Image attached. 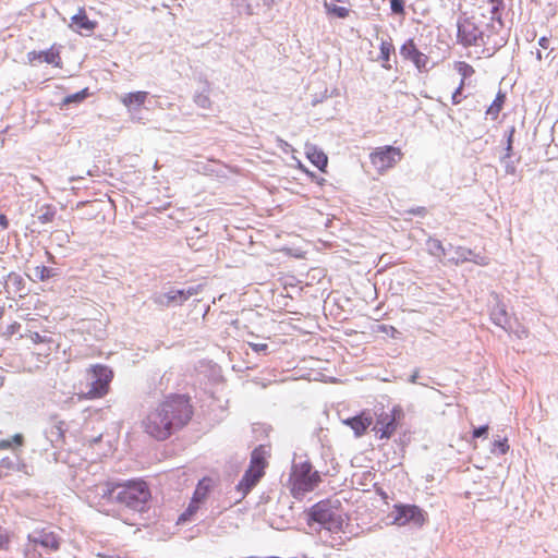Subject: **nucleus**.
I'll use <instances>...</instances> for the list:
<instances>
[{
    "label": "nucleus",
    "mask_w": 558,
    "mask_h": 558,
    "mask_svg": "<svg viewBox=\"0 0 558 558\" xmlns=\"http://www.w3.org/2000/svg\"><path fill=\"white\" fill-rule=\"evenodd\" d=\"M21 327V325L16 322H14L13 324H11L8 328L9 332L10 333H14L16 330H19Z\"/></svg>",
    "instance_id": "nucleus-46"
},
{
    "label": "nucleus",
    "mask_w": 558,
    "mask_h": 558,
    "mask_svg": "<svg viewBox=\"0 0 558 558\" xmlns=\"http://www.w3.org/2000/svg\"><path fill=\"white\" fill-rule=\"evenodd\" d=\"M538 45L542 48L547 49L549 47V39L547 37H541L538 40Z\"/></svg>",
    "instance_id": "nucleus-44"
},
{
    "label": "nucleus",
    "mask_w": 558,
    "mask_h": 558,
    "mask_svg": "<svg viewBox=\"0 0 558 558\" xmlns=\"http://www.w3.org/2000/svg\"><path fill=\"white\" fill-rule=\"evenodd\" d=\"M201 505H202L201 502L191 499L185 511H183L181 513V515L179 517V522L190 521L195 515V513L199 510Z\"/></svg>",
    "instance_id": "nucleus-28"
},
{
    "label": "nucleus",
    "mask_w": 558,
    "mask_h": 558,
    "mask_svg": "<svg viewBox=\"0 0 558 558\" xmlns=\"http://www.w3.org/2000/svg\"><path fill=\"white\" fill-rule=\"evenodd\" d=\"M211 486H213V480L210 477L202 478L198 482V484L193 493L192 499L203 504L206 500V498L211 489Z\"/></svg>",
    "instance_id": "nucleus-20"
},
{
    "label": "nucleus",
    "mask_w": 558,
    "mask_h": 558,
    "mask_svg": "<svg viewBox=\"0 0 558 558\" xmlns=\"http://www.w3.org/2000/svg\"><path fill=\"white\" fill-rule=\"evenodd\" d=\"M197 293V290L194 289V288H190L189 290L184 291V290H175V291H171L167 294V299L169 302H174L177 301L178 299H180L181 301H185L187 300L190 296L194 295Z\"/></svg>",
    "instance_id": "nucleus-27"
},
{
    "label": "nucleus",
    "mask_w": 558,
    "mask_h": 558,
    "mask_svg": "<svg viewBox=\"0 0 558 558\" xmlns=\"http://www.w3.org/2000/svg\"><path fill=\"white\" fill-rule=\"evenodd\" d=\"M13 466H14V463L9 457L1 459L0 468L2 471L7 472V475L13 469Z\"/></svg>",
    "instance_id": "nucleus-36"
},
{
    "label": "nucleus",
    "mask_w": 558,
    "mask_h": 558,
    "mask_svg": "<svg viewBox=\"0 0 558 558\" xmlns=\"http://www.w3.org/2000/svg\"><path fill=\"white\" fill-rule=\"evenodd\" d=\"M306 157L316 168L320 171H325L328 158L323 150L318 149L316 146H308L306 147Z\"/></svg>",
    "instance_id": "nucleus-18"
},
{
    "label": "nucleus",
    "mask_w": 558,
    "mask_h": 558,
    "mask_svg": "<svg viewBox=\"0 0 558 558\" xmlns=\"http://www.w3.org/2000/svg\"><path fill=\"white\" fill-rule=\"evenodd\" d=\"M269 457L270 450L265 445H260L252 451L250 465L236 485V489L242 497H245L264 477Z\"/></svg>",
    "instance_id": "nucleus-5"
},
{
    "label": "nucleus",
    "mask_w": 558,
    "mask_h": 558,
    "mask_svg": "<svg viewBox=\"0 0 558 558\" xmlns=\"http://www.w3.org/2000/svg\"><path fill=\"white\" fill-rule=\"evenodd\" d=\"M88 97V88H84L75 94H72V95H69L66 96L63 100H62V105L63 106H68L72 102H82L85 98Z\"/></svg>",
    "instance_id": "nucleus-30"
},
{
    "label": "nucleus",
    "mask_w": 558,
    "mask_h": 558,
    "mask_svg": "<svg viewBox=\"0 0 558 558\" xmlns=\"http://www.w3.org/2000/svg\"><path fill=\"white\" fill-rule=\"evenodd\" d=\"M393 523L403 526L413 524L422 527L427 521L426 512L415 505L397 504L393 506Z\"/></svg>",
    "instance_id": "nucleus-8"
},
{
    "label": "nucleus",
    "mask_w": 558,
    "mask_h": 558,
    "mask_svg": "<svg viewBox=\"0 0 558 558\" xmlns=\"http://www.w3.org/2000/svg\"><path fill=\"white\" fill-rule=\"evenodd\" d=\"M377 331L385 332L391 337H395L398 333V330L393 326L388 325H379L377 327Z\"/></svg>",
    "instance_id": "nucleus-37"
},
{
    "label": "nucleus",
    "mask_w": 558,
    "mask_h": 558,
    "mask_svg": "<svg viewBox=\"0 0 558 558\" xmlns=\"http://www.w3.org/2000/svg\"><path fill=\"white\" fill-rule=\"evenodd\" d=\"M482 38V31L470 19H464L458 24V40L463 46H476Z\"/></svg>",
    "instance_id": "nucleus-11"
},
{
    "label": "nucleus",
    "mask_w": 558,
    "mask_h": 558,
    "mask_svg": "<svg viewBox=\"0 0 558 558\" xmlns=\"http://www.w3.org/2000/svg\"><path fill=\"white\" fill-rule=\"evenodd\" d=\"M4 313H5L4 306H0V320L3 318Z\"/></svg>",
    "instance_id": "nucleus-48"
},
{
    "label": "nucleus",
    "mask_w": 558,
    "mask_h": 558,
    "mask_svg": "<svg viewBox=\"0 0 558 558\" xmlns=\"http://www.w3.org/2000/svg\"><path fill=\"white\" fill-rule=\"evenodd\" d=\"M12 448V441L10 439L0 440V449H10Z\"/></svg>",
    "instance_id": "nucleus-43"
},
{
    "label": "nucleus",
    "mask_w": 558,
    "mask_h": 558,
    "mask_svg": "<svg viewBox=\"0 0 558 558\" xmlns=\"http://www.w3.org/2000/svg\"><path fill=\"white\" fill-rule=\"evenodd\" d=\"M27 61L29 64H37L46 62L54 68L62 69L63 61L61 58V47L58 45H51L47 50L37 51L32 50L27 53Z\"/></svg>",
    "instance_id": "nucleus-10"
},
{
    "label": "nucleus",
    "mask_w": 558,
    "mask_h": 558,
    "mask_svg": "<svg viewBox=\"0 0 558 558\" xmlns=\"http://www.w3.org/2000/svg\"><path fill=\"white\" fill-rule=\"evenodd\" d=\"M536 58H537V60H542L543 57H542L541 51H537Z\"/></svg>",
    "instance_id": "nucleus-49"
},
{
    "label": "nucleus",
    "mask_w": 558,
    "mask_h": 558,
    "mask_svg": "<svg viewBox=\"0 0 558 558\" xmlns=\"http://www.w3.org/2000/svg\"><path fill=\"white\" fill-rule=\"evenodd\" d=\"M23 337L28 339L33 344L47 345L48 353L52 350V345L54 344V340L51 337L40 335L37 331L27 330Z\"/></svg>",
    "instance_id": "nucleus-22"
},
{
    "label": "nucleus",
    "mask_w": 558,
    "mask_h": 558,
    "mask_svg": "<svg viewBox=\"0 0 558 558\" xmlns=\"http://www.w3.org/2000/svg\"><path fill=\"white\" fill-rule=\"evenodd\" d=\"M354 478H360L361 481L359 482V484L361 485H366V481L368 482H373L374 477H375V474L371 471H364L362 473H355L353 475Z\"/></svg>",
    "instance_id": "nucleus-34"
},
{
    "label": "nucleus",
    "mask_w": 558,
    "mask_h": 558,
    "mask_svg": "<svg viewBox=\"0 0 558 558\" xmlns=\"http://www.w3.org/2000/svg\"><path fill=\"white\" fill-rule=\"evenodd\" d=\"M52 276H53L52 269L47 266L40 265V266H36L34 268L35 280L45 281Z\"/></svg>",
    "instance_id": "nucleus-31"
},
{
    "label": "nucleus",
    "mask_w": 558,
    "mask_h": 558,
    "mask_svg": "<svg viewBox=\"0 0 558 558\" xmlns=\"http://www.w3.org/2000/svg\"><path fill=\"white\" fill-rule=\"evenodd\" d=\"M400 53L404 59L412 61L418 71L426 70L428 57L417 49L413 39L407 40L401 46Z\"/></svg>",
    "instance_id": "nucleus-14"
},
{
    "label": "nucleus",
    "mask_w": 558,
    "mask_h": 558,
    "mask_svg": "<svg viewBox=\"0 0 558 558\" xmlns=\"http://www.w3.org/2000/svg\"><path fill=\"white\" fill-rule=\"evenodd\" d=\"M373 421V415L367 410H363L355 416L342 420V424L349 426L353 430L354 436L360 438L366 434Z\"/></svg>",
    "instance_id": "nucleus-13"
},
{
    "label": "nucleus",
    "mask_w": 558,
    "mask_h": 558,
    "mask_svg": "<svg viewBox=\"0 0 558 558\" xmlns=\"http://www.w3.org/2000/svg\"><path fill=\"white\" fill-rule=\"evenodd\" d=\"M324 7L329 15L345 19L349 15L350 10L345 7H340L333 2H325Z\"/></svg>",
    "instance_id": "nucleus-25"
},
{
    "label": "nucleus",
    "mask_w": 558,
    "mask_h": 558,
    "mask_svg": "<svg viewBox=\"0 0 558 558\" xmlns=\"http://www.w3.org/2000/svg\"><path fill=\"white\" fill-rule=\"evenodd\" d=\"M505 101V94L498 93L492 105L487 108L486 114L489 116L493 120L497 119L504 107Z\"/></svg>",
    "instance_id": "nucleus-23"
},
{
    "label": "nucleus",
    "mask_w": 558,
    "mask_h": 558,
    "mask_svg": "<svg viewBox=\"0 0 558 558\" xmlns=\"http://www.w3.org/2000/svg\"><path fill=\"white\" fill-rule=\"evenodd\" d=\"M97 25V21L90 20L87 16L85 8L81 7L71 17V23L69 26L73 32L77 34L89 36L95 32Z\"/></svg>",
    "instance_id": "nucleus-12"
},
{
    "label": "nucleus",
    "mask_w": 558,
    "mask_h": 558,
    "mask_svg": "<svg viewBox=\"0 0 558 558\" xmlns=\"http://www.w3.org/2000/svg\"><path fill=\"white\" fill-rule=\"evenodd\" d=\"M379 50H380V52H379L378 59L381 61L383 68H385L386 70H390L391 69L390 56L392 53H395V46L392 44V40L391 39L383 40L380 43Z\"/></svg>",
    "instance_id": "nucleus-21"
},
{
    "label": "nucleus",
    "mask_w": 558,
    "mask_h": 558,
    "mask_svg": "<svg viewBox=\"0 0 558 558\" xmlns=\"http://www.w3.org/2000/svg\"><path fill=\"white\" fill-rule=\"evenodd\" d=\"M452 262L454 265L471 262L478 266H487L490 260L489 257L484 254L474 253L470 248L458 246L456 248V257L452 258Z\"/></svg>",
    "instance_id": "nucleus-15"
},
{
    "label": "nucleus",
    "mask_w": 558,
    "mask_h": 558,
    "mask_svg": "<svg viewBox=\"0 0 558 558\" xmlns=\"http://www.w3.org/2000/svg\"><path fill=\"white\" fill-rule=\"evenodd\" d=\"M453 69L461 76L460 81H463L464 85H466V80L469 77H471L475 73L474 68L471 64H469V63H466L464 61H457V62H454L453 63Z\"/></svg>",
    "instance_id": "nucleus-24"
},
{
    "label": "nucleus",
    "mask_w": 558,
    "mask_h": 558,
    "mask_svg": "<svg viewBox=\"0 0 558 558\" xmlns=\"http://www.w3.org/2000/svg\"><path fill=\"white\" fill-rule=\"evenodd\" d=\"M487 433H488L487 425L480 426L473 430V438H480V437L486 436Z\"/></svg>",
    "instance_id": "nucleus-40"
},
{
    "label": "nucleus",
    "mask_w": 558,
    "mask_h": 558,
    "mask_svg": "<svg viewBox=\"0 0 558 558\" xmlns=\"http://www.w3.org/2000/svg\"><path fill=\"white\" fill-rule=\"evenodd\" d=\"M11 537L8 533H0V550H7L9 548Z\"/></svg>",
    "instance_id": "nucleus-38"
},
{
    "label": "nucleus",
    "mask_w": 558,
    "mask_h": 558,
    "mask_svg": "<svg viewBox=\"0 0 558 558\" xmlns=\"http://www.w3.org/2000/svg\"><path fill=\"white\" fill-rule=\"evenodd\" d=\"M7 284L9 288L12 287L15 293H20L21 298L23 296L22 291L24 290V280L19 274H9Z\"/></svg>",
    "instance_id": "nucleus-26"
},
{
    "label": "nucleus",
    "mask_w": 558,
    "mask_h": 558,
    "mask_svg": "<svg viewBox=\"0 0 558 558\" xmlns=\"http://www.w3.org/2000/svg\"><path fill=\"white\" fill-rule=\"evenodd\" d=\"M402 157V150L390 145L377 147L369 154L371 163L379 173L393 168L401 161Z\"/></svg>",
    "instance_id": "nucleus-7"
},
{
    "label": "nucleus",
    "mask_w": 558,
    "mask_h": 558,
    "mask_svg": "<svg viewBox=\"0 0 558 558\" xmlns=\"http://www.w3.org/2000/svg\"><path fill=\"white\" fill-rule=\"evenodd\" d=\"M27 541L34 549L43 547L47 553L59 550L61 544L60 536L56 532L46 527L29 534L27 536Z\"/></svg>",
    "instance_id": "nucleus-9"
},
{
    "label": "nucleus",
    "mask_w": 558,
    "mask_h": 558,
    "mask_svg": "<svg viewBox=\"0 0 558 558\" xmlns=\"http://www.w3.org/2000/svg\"><path fill=\"white\" fill-rule=\"evenodd\" d=\"M320 483V473L313 469L310 461H302L292 464L287 486L293 498L302 499L317 488Z\"/></svg>",
    "instance_id": "nucleus-2"
},
{
    "label": "nucleus",
    "mask_w": 558,
    "mask_h": 558,
    "mask_svg": "<svg viewBox=\"0 0 558 558\" xmlns=\"http://www.w3.org/2000/svg\"><path fill=\"white\" fill-rule=\"evenodd\" d=\"M110 494L114 499L134 510H142L150 499V489L143 480H132L112 486Z\"/></svg>",
    "instance_id": "nucleus-3"
},
{
    "label": "nucleus",
    "mask_w": 558,
    "mask_h": 558,
    "mask_svg": "<svg viewBox=\"0 0 558 558\" xmlns=\"http://www.w3.org/2000/svg\"><path fill=\"white\" fill-rule=\"evenodd\" d=\"M86 375L92 379L86 385V389L78 384L74 388L80 400H95L105 397L110 390V383L113 378V372L102 364L92 365L86 369Z\"/></svg>",
    "instance_id": "nucleus-4"
},
{
    "label": "nucleus",
    "mask_w": 558,
    "mask_h": 558,
    "mask_svg": "<svg viewBox=\"0 0 558 558\" xmlns=\"http://www.w3.org/2000/svg\"><path fill=\"white\" fill-rule=\"evenodd\" d=\"M0 226L2 229H7L9 226L7 216L4 214H0Z\"/></svg>",
    "instance_id": "nucleus-45"
},
{
    "label": "nucleus",
    "mask_w": 558,
    "mask_h": 558,
    "mask_svg": "<svg viewBox=\"0 0 558 558\" xmlns=\"http://www.w3.org/2000/svg\"><path fill=\"white\" fill-rule=\"evenodd\" d=\"M375 423L372 430L378 439H390L397 432L400 422L404 417V413L399 405L390 409L384 405L375 408L374 410Z\"/></svg>",
    "instance_id": "nucleus-6"
},
{
    "label": "nucleus",
    "mask_w": 558,
    "mask_h": 558,
    "mask_svg": "<svg viewBox=\"0 0 558 558\" xmlns=\"http://www.w3.org/2000/svg\"><path fill=\"white\" fill-rule=\"evenodd\" d=\"M390 9L395 14L404 15V0H390Z\"/></svg>",
    "instance_id": "nucleus-33"
},
{
    "label": "nucleus",
    "mask_w": 558,
    "mask_h": 558,
    "mask_svg": "<svg viewBox=\"0 0 558 558\" xmlns=\"http://www.w3.org/2000/svg\"><path fill=\"white\" fill-rule=\"evenodd\" d=\"M198 104L203 107V108H207L210 104L209 99L207 97H203L202 99H199Z\"/></svg>",
    "instance_id": "nucleus-47"
},
{
    "label": "nucleus",
    "mask_w": 558,
    "mask_h": 558,
    "mask_svg": "<svg viewBox=\"0 0 558 558\" xmlns=\"http://www.w3.org/2000/svg\"><path fill=\"white\" fill-rule=\"evenodd\" d=\"M148 93L138 90L133 93H128L121 98V102L126 108L141 107L147 100Z\"/></svg>",
    "instance_id": "nucleus-19"
},
{
    "label": "nucleus",
    "mask_w": 558,
    "mask_h": 558,
    "mask_svg": "<svg viewBox=\"0 0 558 558\" xmlns=\"http://www.w3.org/2000/svg\"><path fill=\"white\" fill-rule=\"evenodd\" d=\"M494 447L498 449L499 453L505 454L509 450V445L507 438H504L502 440H496L494 442Z\"/></svg>",
    "instance_id": "nucleus-35"
},
{
    "label": "nucleus",
    "mask_w": 558,
    "mask_h": 558,
    "mask_svg": "<svg viewBox=\"0 0 558 558\" xmlns=\"http://www.w3.org/2000/svg\"><path fill=\"white\" fill-rule=\"evenodd\" d=\"M248 345L257 353L259 352H263V353H266L267 350H268V344L267 343H253V342H248Z\"/></svg>",
    "instance_id": "nucleus-39"
},
{
    "label": "nucleus",
    "mask_w": 558,
    "mask_h": 558,
    "mask_svg": "<svg viewBox=\"0 0 558 558\" xmlns=\"http://www.w3.org/2000/svg\"><path fill=\"white\" fill-rule=\"evenodd\" d=\"M331 515L330 507L324 501L315 504L310 510V519L320 524L328 523L331 520Z\"/></svg>",
    "instance_id": "nucleus-17"
},
{
    "label": "nucleus",
    "mask_w": 558,
    "mask_h": 558,
    "mask_svg": "<svg viewBox=\"0 0 558 558\" xmlns=\"http://www.w3.org/2000/svg\"><path fill=\"white\" fill-rule=\"evenodd\" d=\"M504 0H480L478 14L490 21L501 22Z\"/></svg>",
    "instance_id": "nucleus-16"
},
{
    "label": "nucleus",
    "mask_w": 558,
    "mask_h": 558,
    "mask_svg": "<svg viewBox=\"0 0 558 558\" xmlns=\"http://www.w3.org/2000/svg\"><path fill=\"white\" fill-rule=\"evenodd\" d=\"M428 252L437 258L445 256V248L439 240L429 239L427 241Z\"/></svg>",
    "instance_id": "nucleus-29"
},
{
    "label": "nucleus",
    "mask_w": 558,
    "mask_h": 558,
    "mask_svg": "<svg viewBox=\"0 0 558 558\" xmlns=\"http://www.w3.org/2000/svg\"><path fill=\"white\" fill-rule=\"evenodd\" d=\"M514 132H515L514 128H511L510 131H509L508 145H507V150H508L507 156H510V150L512 148V137H513Z\"/></svg>",
    "instance_id": "nucleus-42"
},
{
    "label": "nucleus",
    "mask_w": 558,
    "mask_h": 558,
    "mask_svg": "<svg viewBox=\"0 0 558 558\" xmlns=\"http://www.w3.org/2000/svg\"><path fill=\"white\" fill-rule=\"evenodd\" d=\"M194 415L192 399L185 393H169L151 409L142 422L144 432L163 441L186 426Z\"/></svg>",
    "instance_id": "nucleus-1"
},
{
    "label": "nucleus",
    "mask_w": 558,
    "mask_h": 558,
    "mask_svg": "<svg viewBox=\"0 0 558 558\" xmlns=\"http://www.w3.org/2000/svg\"><path fill=\"white\" fill-rule=\"evenodd\" d=\"M465 87L463 81H460L459 86L456 88V90L452 93L451 101L453 105H459L464 96H462V90Z\"/></svg>",
    "instance_id": "nucleus-32"
},
{
    "label": "nucleus",
    "mask_w": 558,
    "mask_h": 558,
    "mask_svg": "<svg viewBox=\"0 0 558 558\" xmlns=\"http://www.w3.org/2000/svg\"><path fill=\"white\" fill-rule=\"evenodd\" d=\"M11 441H12V446L14 445V446L21 447L24 442V437L22 434H15L12 437Z\"/></svg>",
    "instance_id": "nucleus-41"
}]
</instances>
